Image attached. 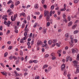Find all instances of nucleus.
<instances>
[{"label": "nucleus", "mask_w": 79, "mask_h": 79, "mask_svg": "<svg viewBox=\"0 0 79 79\" xmlns=\"http://www.w3.org/2000/svg\"><path fill=\"white\" fill-rule=\"evenodd\" d=\"M7 13H9L8 15L10 16V15H12L13 14V12L11 11V10L10 9H9L7 10Z\"/></svg>", "instance_id": "nucleus-1"}, {"label": "nucleus", "mask_w": 79, "mask_h": 79, "mask_svg": "<svg viewBox=\"0 0 79 79\" xmlns=\"http://www.w3.org/2000/svg\"><path fill=\"white\" fill-rule=\"evenodd\" d=\"M72 53L73 54H74L75 53H77L78 52V49L76 48L75 49H72Z\"/></svg>", "instance_id": "nucleus-2"}, {"label": "nucleus", "mask_w": 79, "mask_h": 79, "mask_svg": "<svg viewBox=\"0 0 79 79\" xmlns=\"http://www.w3.org/2000/svg\"><path fill=\"white\" fill-rule=\"evenodd\" d=\"M44 15L45 16H48L49 15V11L45 10L44 11Z\"/></svg>", "instance_id": "nucleus-3"}, {"label": "nucleus", "mask_w": 79, "mask_h": 79, "mask_svg": "<svg viewBox=\"0 0 79 79\" xmlns=\"http://www.w3.org/2000/svg\"><path fill=\"white\" fill-rule=\"evenodd\" d=\"M43 42L40 40H39L38 42H37V44L38 45H42Z\"/></svg>", "instance_id": "nucleus-4"}, {"label": "nucleus", "mask_w": 79, "mask_h": 79, "mask_svg": "<svg viewBox=\"0 0 79 79\" xmlns=\"http://www.w3.org/2000/svg\"><path fill=\"white\" fill-rule=\"evenodd\" d=\"M20 16H23V17H26V14L24 12H22L21 13H20Z\"/></svg>", "instance_id": "nucleus-5"}, {"label": "nucleus", "mask_w": 79, "mask_h": 79, "mask_svg": "<svg viewBox=\"0 0 79 79\" xmlns=\"http://www.w3.org/2000/svg\"><path fill=\"white\" fill-rule=\"evenodd\" d=\"M13 16L12 15L11 16V19L12 21H15L16 20V18L14 17L13 18Z\"/></svg>", "instance_id": "nucleus-6"}, {"label": "nucleus", "mask_w": 79, "mask_h": 79, "mask_svg": "<svg viewBox=\"0 0 79 79\" xmlns=\"http://www.w3.org/2000/svg\"><path fill=\"white\" fill-rule=\"evenodd\" d=\"M65 65L64 64H62L61 67V71H63V70L65 68Z\"/></svg>", "instance_id": "nucleus-7"}, {"label": "nucleus", "mask_w": 79, "mask_h": 79, "mask_svg": "<svg viewBox=\"0 0 79 79\" xmlns=\"http://www.w3.org/2000/svg\"><path fill=\"white\" fill-rule=\"evenodd\" d=\"M64 72L63 73L64 75V76H66V74H67V71H66V70H64Z\"/></svg>", "instance_id": "nucleus-8"}, {"label": "nucleus", "mask_w": 79, "mask_h": 79, "mask_svg": "<svg viewBox=\"0 0 79 79\" xmlns=\"http://www.w3.org/2000/svg\"><path fill=\"white\" fill-rule=\"evenodd\" d=\"M73 24V22L72 21L70 22L68 24V26H71Z\"/></svg>", "instance_id": "nucleus-9"}, {"label": "nucleus", "mask_w": 79, "mask_h": 79, "mask_svg": "<svg viewBox=\"0 0 79 79\" xmlns=\"http://www.w3.org/2000/svg\"><path fill=\"white\" fill-rule=\"evenodd\" d=\"M49 19H50V16L48 15H47V16L46 17V20L47 21H49Z\"/></svg>", "instance_id": "nucleus-10"}, {"label": "nucleus", "mask_w": 79, "mask_h": 79, "mask_svg": "<svg viewBox=\"0 0 79 79\" xmlns=\"http://www.w3.org/2000/svg\"><path fill=\"white\" fill-rule=\"evenodd\" d=\"M77 27V24H75L72 27V29H75L76 27Z\"/></svg>", "instance_id": "nucleus-11"}, {"label": "nucleus", "mask_w": 79, "mask_h": 79, "mask_svg": "<svg viewBox=\"0 0 79 79\" xmlns=\"http://www.w3.org/2000/svg\"><path fill=\"white\" fill-rule=\"evenodd\" d=\"M52 41L51 40H49L48 41V44L49 45H51V44H52Z\"/></svg>", "instance_id": "nucleus-12"}, {"label": "nucleus", "mask_w": 79, "mask_h": 79, "mask_svg": "<svg viewBox=\"0 0 79 79\" xmlns=\"http://www.w3.org/2000/svg\"><path fill=\"white\" fill-rule=\"evenodd\" d=\"M38 7H39V5H38V4H35L34 6V8L36 9L38 8Z\"/></svg>", "instance_id": "nucleus-13"}, {"label": "nucleus", "mask_w": 79, "mask_h": 79, "mask_svg": "<svg viewBox=\"0 0 79 79\" xmlns=\"http://www.w3.org/2000/svg\"><path fill=\"white\" fill-rule=\"evenodd\" d=\"M20 55L21 56H22L23 55V52L22 51H20Z\"/></svg>", "instance_id": "nucleus-14"}, {"label": "nucleus", "mask_w": 79, "mask_h": 79, "mask_svg": "<svg viewBox=\"0 0 79 79\" xmlns=\"http://www.w3.org/2000/svg\"><path fill=\"white\" fill-rule=\"evenodd\" d=\"M2 74L3 75H5V76H7V73L5 72V73L3 72H1Z\"/></svg>", "instance_id": "nucleus-15"}, {"label": "nucleus", "mask_w": 79, "mask_h": 79, "mask_svg": "<svg viewBox=\"0 0 79 79\" xmlns=\"http://www.w3.org/2000/svg\"><path fill=\"white\" fill-rule=\"evenodd\" d=\"M47 67H48V65L45 64L43 67V69H45V68H47Z\"/></svg>", "instance_id": "nucleus-16"}, {"label": "nucleus", "mask_w": 79, "mask_h": 79, "mask_svg": "<svg viewBox=\"0 0 79 79\" xmlns=\"http://www.w3.org/2000/svg\"><path fill=\"white\" fill-rule=\"evenodd\" d=\"M63 22H65L66 23H68V20L66 19H63Z\"/></svg>", "instance_id": "nucleus-17"}, {"label": "nucleus", "mask_w": 79, "mask_h": 79, "mask_svg": "<svg viewBox=\"0 0 79 79\" xmlns=\"http://www.w3.org/2000/svg\"><path fill=\"white\" fill-rule=\"evenodd\" d=\"M20 3V2L19 1H17L16 2H15V5L16 6L18 5H19V4Z\"/></svg>", "instance_id": "nucleus-18"}, {"label": "nucleus", "mask_w": 79, "mask_h": 79, "mask_svg": "<svg viewBox=\"0 0 79 79\" xmlns=\"http://www.w3.org/2000/svg\"><path fill=\"white\" fill-rule=\"evenodd\" d=\"M74 66L75 67L77 68H79V65L77 64H74Z\"/></svg>", "instance_id": "nucleus-19"}, {"label": "nucleus", "mask_w": 79, "mask_h": 79, "mask_svg": "<svg viewBox=\"0 0 79 79\" xmlns=\"http://www.w3.org/2000/svg\"><path fill=\"white\" fill-rule=\"evenodd\" d=\"M10 21H8L7 25V27H9L10 26Z\"/></svg>", "instance_id": "nucleus-20"}, {"label": "nucleus", "mask_w": 79, "mask_h": 79, "mask_svg": "<svg viewBox=\"0 0 79 79\" xmlns=\"http://www.w3.org/2000/svg\"><path fill=\"white\" fill-rule=\"evenodd\" d=\"M65 37H69V34L68 33H66L65 34Z\"/></svg>", "instance_id": "nucleus-21"}, {"label": "nucleus", "mask_w": 79, "mask_h": 79, "mask_svg": "<svg viewBox=\"0 0 79 79\" xmlns=\"http://www.w3.org/2000/svg\"><path fill=\"white\" fill-rule=\"evenodd\" d=\"M50 23L49 22H48L47 23V27H48L50 26Z\"/></svg>", "instance_id": "nucleus-22"}, {"label": "nucleus", "mask_w": 79, "mask_h": 79, "mask_svg": "<svg viewBox=\"0 0 79 79\" xmlns=\"http://www.w3.org/2000/svg\"><path fill=\"white\" fill-rule=\"evenodd\" d=\"M73 63H74V64H77V63H78V61H77V60H74L73 61Z\"/></svg>", "instance_id": "nucleus-23"}, {"label": "nucleus", "mask_w": 79, "mask_h": 79, "mask_svg": "<svg viewBox=\"0 0 79 79\" xmlns=\"http://www.w3.org/2000/svg\"><path fill=\"white\" fill-rule=\"evenodd\" d=\"M70 57L69 56H68L67 57L66 59V61H67V62H68V60H69V58Z\"/></svg>", "instance_id": "nucleus-24"}, {"label": "nucleus", "mask_w": 79, "mask_h": 79, "mask_svg": "<svg viewBox=\"0 0 79 79\" xmlns=\"http://www.w3.org/2000/svg\"><path fill=\"white\" fill-rule=\"evenodd\" d=\"M57 42V40H54L52 41V43H55V42Z\"/></svg>", "instance_id": "nucleus-25"}, {"label": "nucleus", "mask_w": 79, "mask_h": 79, "mask_svg": "<svg viewBox=\"0 0 79 79\" xmlns=\"http://www.w3.org/2000/svg\"><path fill=\"white\" fill-rule=\"evenodd\" d=\"M63 17L64 19H66V15H65V14H63Z\"/></svg>", "instance_id": "nucleus-26"}, {"label": "nucleus", "mask_w": 79, "mask_h": 79, "mask_svg": "<svg viewBox=\"0 0 79 79\" xmlns=\"http://www.w3.org/2000/svg\"><path fill=\"white\" fill-rule=\"evenodd\" d=\"M68 21H71V17H70V16H69L68 17Z\"/></svg>", "instance_id": "nucleus-27"}, {"label": "nucleus", "mask_w": 79, "mask_h": 79, "mask_svg": "<svg viewBox=\"0 0 79 79\" xmlns=\"http://www.w3.org/2000/svg\"><path fill=\"white\" fill-rule=\"evenodd\" d=\"M13 58H14V60H16L18 59V58L15 56H13Z\"/></svg>", "instance_id": "nucleus-28"}, {"label": "nucleus", "mask_w": 79, "mask_h": 79, "mask_svg": "<svg viewBox=\"0 0 79 79\" xmlns=\"http://www.w3.org/2000/svg\"><path fill=\"white\" fill-rule=\"evenodd\" d=\"M72 44L73 43H69V44L71 47H73L74 46V44Z\"/></svg>", "instance_id": "nucleus-29"}, {"label": "nucleus", "mask_w": 79, "mask_h": 79, "mask_svg": "<svg viewBox=\"0 0 79 79\" xmlns=\"http://www.w3.org/2000/svg\"><path fill=\"white\" fill-rule=\"evenodd\" d=\"M74 40V39L73 38H71V42L72 44H73V41Z\"/></svg>", "instance_id": "nucleus-30"}, {"label": "nucleus", "mask_w": 79, "mask_h": 79, "mask_svg": "<svg viewBox=\"0 0 79 79\" xmlns=\"http://www.w3.org/2000/svg\"><path fill=\"white\" fill-rule=\"evenodd\" d=\"M66 10V8H64V9H60V11H65Z\"/></svg>", "instance_id": "nucleus-31"}, {"label": "nucleus", "mask_w": 79, "mask_h": 79, "mask_svg": "<svg viewBox=\"0 0 79 79\" xmlns=\"http://www.w3.org/2000/svg\"><path fill=\"white\" fill-rule=\"evenodd\" d=\"M51 56H55V54H54V53H52L51 54Z\"/></svg>", "instance_id": "nucleus-32"}, {"label": "nucleus", "mask_w": 79, "mask_h": 79, "mask_svg": "<svg viewBox=\"0 0 79 79\" xmlns=\"http://www.w3.org/2000/svg\"><path fill=\"white\" fill-rule=\"evenodd\" d=\"M7 55H8V53L7 52H6L4 54V57H6Z\"/></svg>", "instance_id": "nucleus-33"}, {"label": "nucleus", "mask_w": 79, "mask_h": 79, "mask_svg": "<svg viewBox=\"0 0 79 79\" xmlns=\"http://www.w3.org/2000/svg\"><path fill=\"white\" fill-rule=\"evenodd\" d=\"M37 25V23H35V25H34L33 26L34 27H36Z\"/></svg>", "instance_id": "nucleus-34"}, {"label": "nucleus", "mask_w": 79, "mask_h": 79, "mask_svg": "<svg viewBox=\"0 0 79 79\" xmlns=\"http://www.w3.org/2000/svg\"><path fill=\"white\" fill-rule=\"evenodd\" d=\"M48 45L47 44H44L43 46V47H47Z\"/></svg>", "instance_id": "nucleus-35"}, {"label": "nucleus", "mask_w": 79, "mask_h": 79, "mask_svg": "<svg viewBox=\"0 0 79 79\" xmlns=\"http://www.w3.org/2000/svg\"><path fill=\"white\" fill-rule=\"evenodd\" d=\"M77 60H79V54L77 55Z\"/></svg>", "instance_id": "nucleus-36"}, {"label": "nucleus", "mask_w": 79, "mask_h": 79, "mask_svg": "<svg viewBox=\"0 0 79 79\" xmlns=\"http://www.w3.org/2000/svg\"><path fill=\"white\" fill-rule=\"evenodd\" d=\"M27 33L26 32H25L24 33V36L26 37V36H27Z\"/></svg>", "instance_id": "nucleus-37"}, {"label": "nucleus", "mask_w": 79, "mask_h": 79, "mask_svg": "<svg viewBox=\"0 0 79 79\" xmlns=\"http://www.w3.org/2000/svg\"><path fill=\"white\" fill-rule=\"evenodd\" d=\"M55 59H56V57L55 56H52V60H55Z\"/></svg>", "instance_id": "nucleus-38"}, {"label": "nucleus", "mask_w": 79, "mask_h": 79, "mask_svg": "<svg viewBox=\"0 0 79 79\" xmlns=\"http://www.w3.org/2000/svg\"><path fill=\"white\" fill-rule=\"evenodd\" d=\"M49 16H52V11H51L50 13L49 14Z\"/></svg>", "instance_id": "nucleus-39"}, {"label": "nucleus", "mask_w": 79, "mask_h": 79, "mask_svg": "<svg viewBox=\"0 0 79 79\" xmlns=\"http://www.w3.org/2000/svg\"><path fill=\"white\" fill-rule=\"evenodd\" d=\"M27 39V37H26V36H25L22 39L23 40H26Z\"/></svg>", "instance_id": "nucleus-40"}, {"label": "nucleus", "mask_w": 79, "mask_h": 79, "mask_svg": "<svg viewBox=\"0 0 79 79\" xmlns=\"http://www.w3.org/2000/svg\"><path fill=\"white\" fill-rule=\"evenodd\" d=\"M78 32L79 31L77 30L75 31L74 32V33L75 34H77V33H78Z\"/></svg>", "instance_id": "nucleus-41"}, {"label": "nucleus", "mask_w": 79, "mask_h": 79, "mask_svg": "<svg viewBox=\"0 0 79 79\" xmlns=\"http://www.w3.org/2000/svg\"><path fill=\"white\" fill-rule=\"evenodd\" d=\"M4 24H5L6 25H8V23L6 22V21L5 20L4 22Z\"/></svg>", "instance_id": "nucleus-42"}, {"label": "nucleus", "mask_w": 79, "mask_h": 79, "mask_svg": "<svg viewBox=\"0 0 79 79\" xmlns=\"http://www.w3.org/2000/svg\"><path fill=\"white\" fill-rule=\"evenodd\" d=\"M19 62V59L16 62V64H18Z\"/></svg>", "instance_id": "nucleus-43"}, {"label": "nucleus", "mask_w": 79, "mask_h": 79, "mask_svg": "<svg viewBox=\"0 0 79 79\" xmlns=\"http://www.w3.org/2000/svg\"><path fill=\"white\" fill-rule=\"evenodd\" d=\"M74 2L75 3H77L78 2V0H74Z\"/></svg>", "instance_id": "nucleus-44"}, {"label": "nucleus", "mask_w": 79, "mask_h": 79, "mask_svg": "<svg viewBox=\"0 0 79 79\" xmlns=\"http://www.w3.org/2000/svg\"><path fill=\"white\" fill-rule=\"evenodd\" d=\"M33 62L35 63H37V60H33Z\"/></svg>", "instance_id": "nucleus-45"}, {"label": "nucleus", "mask_w": 79, "mask_h": 79, "mask_svg": "<svg viewBox=\"0 0 79 79\" xmlns=\"http://www.w3.org/2000/svg\"><path fill=\"white\" fill-rule=\"evenodd\" d=\"M12 48H13V46H9V50H11V49H12Z\"/></svg>", "instance_id": "nucleus-46"}, {"label": "nucleus", "mask_w": 79, "mask_h": 79, "mask_svg": "<svg viewBox=\"0 0 79 79\" xmlns=\"http://www.w3.org/2000/svg\"><path fill=\"white\" fill-rule=\"evenodd\" d=\"M43 15H40V16L39 17V19H40L42 18Z\"/></svg>", "instance_id": "nucleus-47"}, {"label": "nucleus", "mask_w": 79, "mask_h": 79, "mask_svg": "<svg viewBox=\"0 0 79 79\" xmlns=\"http://www.w3.org/2000/svg\"><path fill=\"white\" fill-rule=\"evenodd\" d=\"M61 52V50H59L57 52V53L59 54Z\"/></svg>", "instance_id": "nucleus-48"}, {"label": "nucleus", "mask_w": 79, "mask_h": 79, "mask_svg": "<svg viewBox=\"0 0 79 79\" xmlns=\"http://www.w3.org/2000/svg\"><path fill=\"white\" fill-rule=\"evenodd\" d=\"M52 69V67L51 66L49 67L48 69V71H50V69Z\"/></svg>", "instance_id": "nucleus-49"}, {"label": "nucleus", "mask_w": 79, "mask_h": 79, "mask_svg": "<svg viewBox=\"0 0 79 79\" xmlns=\"http://www.w3.org/2000/svg\"><path fill=\"white\" fill-rule=\"evenodd\" d=\"M14 17L15 18H17L18 17V14H16L15 15Z\"/></svg>", "instance_id": "nucleus-50"}, {"label": "nucleus", "mask_w": 79, "mask_h": 79, "mask_svg": "<svg viewBox=\"0 0 79 79\" xmlns=\"http://www.w3.org/2000/svg\"><path fill=\"white\" fill-rule=\"evenodd\" d=\"M54 5H52L51 7V9L53 10L54 9Z\"/></svg>", "instance_id": "nucleus-51"}, {"label": "nucleus", "mask_w": 79, "mask_h": 79, "mask_svg": "<svg viewBox=\"0 0 79 79\" xmlns=\"http://www.w3.org/2000/svg\"><path fill=\"white\" fill-rule=\"evenodd\" d=\"M11 2H12V1H11V0H10L9 1V2H7V4H10V3H11Z\"/></svg>", "instance_id": "nucleus-52"}, {"label": "nucleus", "mask_w": 79, "mask_h": 79, "mask_svg": "<svg viewBox=\"0 0 79 79\" xmlns=\"http://www.w3.org/2000/svg\"><path fill=\"white\" fill-rule=\"evenodd\" d=\"M34 40H33L31 42V45H33L34 44Z\"/></svg>", "instance_id": "nucleus-53"}, {"label": "nucleus", "mask_w": 79, "mask_h": 79, "mask_svg": "<svg viewBox=\"0 0 79 79\" xmlns=\"http://www.w3.org/2000/svg\"><path fill=\"white\" fill-rule=\"evenodd\" d=\"M15 33H18V30L15 29Z\"/></svg>", "instance_id": "nucleus-54"}, {"label": "nucleus", "mask_w": 79, "mask_h": 79, "mask_svg": "<svg viewBox=\"0 0 79 79\" xmlns=\"http://www.w3.org/2000/svg\"><path fill=\"white\" fill-rule=\"evenodd\" d=\"M47 32V31L45 29L44 30L43 32L44 34H46V32Z\"/></svg>", "instance_id": "nucleus-55"}, {"label": "nucleus", "mask_w": 79, "mask_h": 79, "mask_svg": "<svg viewBox=\"0 0 79 79\" xmlns=\"http://www.w3.org/2000/svg\"><path fill=\"white\" fill-rule=\"evenodd\" d=\"M32 33H31L29 35V38H31L32 37Z\"/></svg>", "instance_id": "nucleus-56"}, {"label": "nucleus", "mask_w": 79, "mask_h": 79, "mask_svg": "<svg viewBox=\"0 0 79 79\" xmlns=\"http://www.w3.org/2000/svg\"><path fill=\"white\" fill-rule=\"evenodd\" d=\"M74 41L75 42V43H77V40L76 39H74Z\"/></svg>", "instance_id": "nucleus-57"}, {"label": "nucleus", "mask_w": 79, "mask_h": 79, "mask_svg": "<svg viewBox=\"0 0 79 79\" xmlns=\"http://www.w3.org/2000/svg\"><path fill=\"white\" fill-rule=\"evenodd\" d=\"M40 78V77H39V76H36V77H35V79H39V78Z\"/></svg>", "instance_id": "nucleus-58"}, {"label": "nucleus", "mask_w": 79, "mask_h": 79, "mask_svg": "<svg viewBox=\"0 0 79 79\" xmlns=\"http://www.w3.org/2000/svg\"><path fill=\"white\" fill-rule=\"evenodd\" d=\"M13 56H11L10 57H9L10 60H12V58H13Z\"/></svg>", "instance_id": "nucleus-59"}, {"label": "nucleus", "mask_w": 79, "mask_h": 79, "mask_svg": "<svg viewBox=\"0 0 79 79\" xmlns=\"http://www.w3.org/2000/svg\"><path fill=\"white\" fill-rule=\"evenodd\" d=\"M27 20H28V21H29V20H30V16H29V15H28L27 16Z\"/></svg>", "instance_id": "nucleus-60"}, {"label": "nucleus", "mask_w": 79, "mask_h": 79, "mask_svg": "<svg viewBox=\"0 0 79 79\" xmlns=\"http://www.w3.org/2000/svg\"><path fill=\"white\" fill-rule=\"evenodd\" d=\"M58 15H60V14L61 13V11H60L59 10L58 11Z\"/></svg>", "instance_id": "nucleus-61"}, {"label": "nucleus", "mask_w": 79, "mask_h": 79, "mask_svg": "<svg viewBox=\"0 0 79 79\" xmlns=\"http://www.w3.org/2000/svg\"><path fill=\"white\" fill-rule=\"evenodd\" d=\"M48 54H46V55L45 56V57L46 58H48Z\"/></svg>", "instance_id": "nucleus-62"}, {"label": "nucleus", "mask_w": 79, "mask_h": 79, "mask_svg": "<svg viewBox=\"0 0 79 79\" xmlns=\"http://www.w3.org/2000/svg\"><path fill=\"white\" fill-rule=\"evenodd\" d=\"M43 7L45 9L47 8V7L46 5H44Z\"/></svg>", "instance_id": "nucleus-63"}, {"label": "nucleus", "mask_w": 79, "mask_h": 79, "mask_svg": "<svg viewBox=\"0 0 79 79\" xmlns=\"http://www.w3.org/2000/svg\"><path fill=\"white\" fill-rule=\"evenodd\" d=\"M20 22L19 21L17 22V26H19V23Z\"/></svg>", "instance_id": "nucleus-64"}]
</instances>
